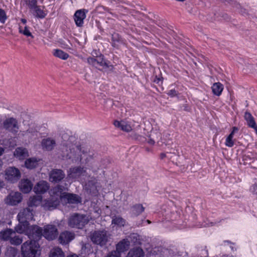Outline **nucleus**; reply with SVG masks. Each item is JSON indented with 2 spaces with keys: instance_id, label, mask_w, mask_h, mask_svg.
<instances>
[{
  "instance_id": "nucleus-1",
  "label": "nucleus",
  "mask_w": 257,
  "mask_h": 257,
  "mask_svg": "<svg viewBox=\"0 0 257 257\" xmlns=\"http://www.w3.org/2000/svg\"><path fill=\"white\" fill-rule=\"evenodd\" d=\"M61 139L59 153L63 160H69L73 163H87L91 159V155L84 147L74 144V137L64 133Z\"/></svg>"
},
{
  "instance_id": "nucleus-2",
  "label": "nucleus",
  "mask_w": 257,
  "mask_h": 257,
  "mask_svg": "<svg viewBox=\"0 0 257 257\" xmlns=\"http://www.w3.org/2000/svg\"><path fill=\"white\" fill-rule=\"evenodd\" d=\"M41 252L39 243L35 240L26 241L21 245L23 257H39Z\"/></svg>"
},
{
  "instance_id": "nucleus-3",
  "label": "nucleus",
  "mask_w": 257,
  "mask_h": 257,
  "mask_svg": "<svg viewBox=\"0 0 257 257\" xmlns=\"http://www.w3.org/2000/svg\"><path fill=\"white\" fill-rule=\"evenodd\" d=\"M89 221L86 215L74 213L68 219V226L73 228L82 229Z\"/></svg>"
},
{
  "instance_id": "nucleus-4",
  "label": "nucleus",
  "mask_w": 257,
  "mask_h": 257,
  "mask_svg": "<svg viewBox=\"0 0 257 257\" xmlns=\"http://www.w3.org/2000/svg\"><path fill=\"white\" fill-rule=\"evenodd\" d=\"M87 177L86 168L84 167L76 166L70 168L67 172V178L75 181L83 182Z\"/></svg>"
},
{
  "instance_id": "nucleus-5",
  "label": "nucleus",
  "mask_w": 257,
  "mask_h": 257,
  "mask_svg": "<svg viewBox=\"0 0 257 257\" xmlns=\"http://www.w3.org/2000/svg\"><path fill=\"white\" fill-rule=\"evenodd\" d=\"M92 241L101 246L105 245L108 240V235L105 230L95 231L91 235Z\"/></svg>"
},
{
  "instance_id": "nucleus-6",
  "label": "nucleus",
  "mask_w": 257,
  "mask_h": 257,
  "mask_svg": "<svg viewBox=\"0 0 257 257\" xmlns=\"http://www.w3.org/2000/svg\"><path fill=\"white\" fill-rule=\"evenodd\" d=\"M20 177L21 173L18 168L10 167L5 171V179L9 182L15 183L19 180Z\"/></svg>"
},
{
  "instance_id": "nucleus-7",
  "label": "nucleus",
  "mask_w": 257,
  "mask_h": 257,
  "mask_svg": "<svg viewBox=\"0 0 257 257\" xmlns=\"http://www.w3.org/2000/svg\"><path fill=\"white\" fill-rule=\"evenodd\" d=\"M34 211L33 208L29 207L21 209L17 215L20 222H28L34 219Z\"/></svg>"
},
{
  "instance_id": "nucleus-8",
  "label": "nucleus",
  "mask_w": 257,
  "mask_h": 257,
  "mask_svg": "<svg viewBox=\"0 0 257 257\" xmlns=\"http://www.w3.org/2000/svg\"><path fill=\"white\" fill-rule=\"evenodd\" d=\"M58 234V229L55 225L48 224L44 227L43 236L48 240L55 239Z\"/></svg>"
},
{
  "instance_id": "nucleus-9",
  "label": "nucleus",
  "mask_w": 257,
  "mask_h": 257,
  "mask_svg": "<svg viewBox=\"0 0 257 257\" xmlns=\"http://www.w3.org/2000/svg\"><path fill=\"white\" fill-rule=\"evenodd\" d=\"M23 196L20 192L12 191L5 199V202L9 205L15 206L21 202Z\"/></svg>"
},
{
  "instance_id": "nucleus-10",
  "label": "nucleus",
  "mask_w": 257,
  "mask_h": 257,
  "mask_svg": "<svg viewBox=\"0 0 257 257\" xmlns=\"http://www.w3.org/2000/svg\"><path fill=\"white\" fill-rule=\"evenodd\" d=\"M43 230L41 227L37 225L30 226L28 231L26 232V235L30 239V240H39L43 236Z\"/></svg>"
},
{
  "instance_id": "nucleus-11",
  "label": "nucleus",
  "mask_w": 257,
  "mask_h": 257,
  "mask_svg": "<svg viewBox=\"0 0 257 257\" xmlns=\"http://www.w3.org/2000/svg\"><path fill=\"white\" fill-rule=\"evenodd\" d=\"M3 126L6 130L14 134H16L19 129L18 122L14 117L6 118L3 122Z\"/></svg>"
},
{
  "instance_id": "nucleus-12",
  "label": "nucleus",
  "mask_w": 257,
  "mask_h": 257,
  "mask_svg": "<svg viewBox=\"0 0 257 257\" xmlns=\"http://www.w3.org/2000/svg\"><path fill=\"white\" fill-rule=\"evenodd\" d=\"M81 198L76 194L64 193L61 196V201L64 203L78 204L81 202Z\"/></svg>"
},
{
  "instance_id": "nucleus-13",
  "label": "nucleus",
  "mask_w": 257,
  "mask_h": 257,
  "mask_svg": "<svg viewBox=\"0 0 257 257\" xmlns=\"http://www.w3.org/2000/svg\"><path fill=\"white\" fill-rule=\"evenodd\" d=\"M88 11L85 9H80L75 12L74 15V20L76 25L81 27L83 25L84 20L86 17Z\"/></svg>"
},
{
  "instance_id": "nucleus-14",
  "label": "nucleus",
  "mask_w": 257,
  "mask_h": 257,
  "mask_svg": "<svg viewBox=\"0 0 257 257\" xmlns=\"http://www.w3.org/2000/svg\"><path fill=\"white\" fill-rule=\"evenodd\" d=\"M74 237L75 234L73 232L66 230L60 233L58 240L63 245L67 244L74 239Z\"/></svg>"
},
{
  "instance_id": "nucleus-15",
  "label": "nucleus",
  "mask_w": 257,
  "mask_h": 257,
  "mask_svg": "<svg viewBox=\"0 0 257 257\" xmlns=\"http://www.w3.org/2000/svg\"><path fill=\"white\" fill-rule=\"evenodd\" d=\"M30 12L35 18L41 19L45 18L48 13L44 6L38 5L30 10Z\"/></svg>"
},
{
  "instance_id": "nucleus-16",
  "label": "nucleus",
  "mask_w": 257,
  "mask_h": 257,
  "mask_svg": "<svg viewBox=\"0 0 257 257\" xmlns=\"http://www.w3.org/2000/svg\"><path fill=\"white\" fill-rule=\"evenodd\" d=\"M56 145L55 139L52 137H48L43 139L41 142L42 149L46 151H51L54 149Z\"/></svg>"
},
{
  "instance_id": "nucleus-17",
  "label": "nucleus",
  "mask_w": 257,
  "mask_h": 257,
  "mask_svg": "<svg viewBox=\"0 0 257 257\" xmlns=\"http://www.w3.org/2000/svg\"><path fill=\"white\" fill-rule=\"evenodd\" d=\"M49 176L51 182H58L64 178L65 174L62 170L54 169L51 171Z\"/></svg>"
},
{
  "instance_id": "nucleus-18",
  "label": "nucleus",
  "mask_w": 257,
  "mask_h": 257,
  "mask_svg": "<svg viewBox=\"0 0 257 257\" xmlns=\"http://www.w3.org/2000/svg\"><path fill=\"white\" fill-rule=\"evenodd\" d=\"M19 188L24 193L30 192L33 187V184L30 180L28 179H23L20 182Z\"/></svg>"
},
{
  "instance_id": "nucleus-19",
  "label": "nucleus",
  "mask_w": 257,
  "mask_h": 257,
  "mask_svg": "<svg viewBox=\"0 0 257 257\" xmlns=\"http://www.w3.org/2000/svg\"><path fill=\"white\" fill-rule=\"evenodd\" d=\"M49 188L47 182L41 181L39 182L34 188V191L37 194H43L46 192Z\"/></svg>"
},
{
  "instance_id": "nucleus-20",
  "label": "nucleus",
  "mask_w": 257,
  "mask_h": 257,
  "mask_svg": "<svg viewBox=\"0 0 257 257\" xmlns=\"http://www.w3.org/2000/svg\"><path fill=\"white\" fill-rule=\"evenodd\" d=\"M87 62L95 67L98 66H104L106 65V61L104 59L102 56L97 57L96 58L89 57L87 58Z\"/></svg>"
},
{
  "instance_id": "nucleus-21",
  "label": "nucleus",
  "mask_w": 257,
  "mask_h": 257,
  "mask_svg": "<svg viewBox=\"0 0 257 257\" xmlns=\"http://www.w3.org/2000/svg\"><path fill=\"white\" fill-rule=\"evenodd\" d=\"M145 252L140 247H134L130 250L126 257H144Z\"/></svg>"
},
{
  "instance_id": "nucleus-22",
  "label": "nucleus",
  "mask_w": 257,
  "mask_h": 257,
  "mask_svg": "<svg viewBox=\"0 0 257 257\" xmlns=\"http://www.w3.org/2000/svg\"><path fill=\"white\" fill-rule=\"evenodd\" d=\"M130 245V242L128 239H123L118 242L116 246V250L120 254L121 252L126 250Z\"/></svg>"
},
{
  "instance_id": "nucleus-23",
  "label": "nucleus",
  "mask_w": 257,
  "mask_h": 257,
  "mask_svg": "<svg viewBox=\"0 0 257 257\" xmlns=\"http://www.w3.org/2000/svg\"><path fill=\"white\" fill-rule=\"evenodd\" d=\"M15 232L12 229L7 228L0 232V239L4 241H10L11 237Z\"/></svg>"
},
{
  "instance_id": "nucleus-24",
  "label": "nucleus",
  "mask_w": 257,
  "mask_h": 257,
  "mask_svg": "<svg viewBox=\"0 0 257 257\" xmlns=\"http://www.w3.org/2000/svg\"><path fill=\"white\" fill-rule=\"evenodd\" d=\"M64 187L61 185H57V186L54 187L51 190V194L52 196L56 198V199H57L59 201V199L61 200V196L64 193H62L64 191Z\"/></svg>"
},
{
  "instance_id": "nucleus-25",
  "label": "nucleus",
  "mask_w": 257,
  "mask_h": 257,
  "mask_svg": "<svg viewBox=\"0 0 257 257\" xmlns=\"http://www.w3.org/2000/svg\"><path fill=\"white\" fill-rule=\"evenodd\" d=\"M113 123L115 126L120 128L123 131L129 132L132 130V128L131 125L128 124V122L124 121H119L115 120Z\"/></svg>"
},
{
  "instance_id": "nucleus-26",
  "label": "nucleus",
  "mask_w": 257,
  "mask_h": 257,
  "mask_svg": "<svg viewBox=\"0 0 257 257\" xmlns=\"http://www.w3.org/2000/svg\"><path fill=\"white\" fill-rule=\"evenodd\" d=\"M96 181L95 178H91L85 184V188L87 191L92 194H95L97 193V187L96 185Z\"/></svg>"
},
{
  "instance_id": "nucleus-27",
  "label": "nucleus",
  "mask_w": 257,
  "mask_h": 257,
  "mask_svg": "<svg viewBox=\"0 0 257 257\" xmlns=\"http://www.w3.org/2000/svg\"><path fill=\"white\" fill-rule=\"evenodd\" d=\"M29 223L27 222H20L15 227V229L19 233H25L26 235V232L29 229Z\"/></svg>"
},
{
  "instance_id": "nucleus-28",
  "label": "nucleus",
  "mask_w": 257,
  "mask_h": 257,
  "mask_svg": "<svg viewBox=\"0 0 257 257\" xmlns=\"http://www.w3.org/2000/svg\"><path fill=\"white\" fill-rule=\"evenodd\" d=\"M14 156L20 160L24 159L28 156V150L23 147L17 148L14 152Z\"/></svg>"
},
{
  "instance_id": "nucleus-29",
  "label": "nucleus",
  "mask_w": 257,
  "mask_h": 257,
  "mask_svg": "<svg viewBox=\"0 0 257 257\" xmlns=\"http://www.w3.org/2000/svg\"><path fill=\"white\" fill-rule=\"evenodd\" d=\"M42 197L40 196H33L30 197L28 201V207L32 208L33 207L38 206L41 202Z\"/></svg>"
},
{
  "instance_id": "nucleus-30",
  "label": "nucleus",
  "mask_w": 257,
  "mask_h": 257,
  "mask_svg": "<svg viewBox=\"0 0 257 257\" xmlns=\"http://www.w3.org/2000/svg\"><path fill=\"white\" fill-rule=\"evenodd\" d=\"M59 203V201L58 200L52 196V198L50 200L46 201L44 206L49 210H52L56 208Z\"/></svg>"
},
{
  "instance_id": "nucleus-31",
  "label": "nucleus",
  "mask_w": 257,
  "mask_h": 257,
  "mask_svg": "<svg viewBox=\"0 0 257 257\" xmlns=\"http://www.w3.org/2000/svg\"><path fill=\"white\" fill-rule=\"evenodd\" d=\"M40 161V159H37L36 158H31L28 159L25 161V166L27 168L32 169L35 168L38 165V162Z\"/></svg>"
},
{
  "instance_id": "nucleus-32",
  "label": "nucleus",
  "mask_w": 257,
  "mask_h": 257,
  "mask_svg": "<svg viewBox=\"0 0 257 257\" xmlns=\"http://www.w3.org/2000/svg\"><path fill=\"white\" fill-rule=\"evenodd\" d=\"M211 88L214 94L219 96L223 90V85L220 82H216L213 84Z\"/></svg>"
},
{
  "instance_id": "nucleus-33",
  "label": "nucleus",
  "mask_w": 257,
  "mask_h": 257,
  "mask_svg": "<svg viewBox=\"0 0 257 257\" xmlns=\"http://www.w3.org/2000/svg\"><path fill=\"white\" fill-rule=\"evenodd\" d=\"M49 257H64V253L61 248L55 247L51 250Z\"/></svg>"
},
{
  "instance_id": "nucleus-34",
  "label": "nucleus",
  "mask_w": 257,
  "mask_h": 257,
  "mask_svg": "<svg viewBox=\"0 0 257 257\" xmlns=\"http://www.w3.org/2000/svg\"><path fill=\"white\" fill-rule=\"evenodd\" d=\"M244 119L247 121V124L249 127L253 128L256 125L254 118L250 113L248 112H245Z\"/></svg>"
},
{
  "instance_id": "nucleus-35",
  "label": "nucleus",
  "mask_w": 257,
  "mask_h": 257,
  "mask_svg": "<svg viewBox=\"0 0 257 257\" xmlns=\"http://www.w3.org/2000/svg\"><path fill=\"white\" fill-rule=\"evenodd\" d=\"M125 223V220L119 216H114L112 219V224L119 227L124 226Z\"/></svg>"
},
{
  "instance_id": "nucleus-36",
  "label": "nucleus",
  "mask_w": 257,
  "mask_h": 257,
  "mask_svg": "<svg viewBox=\"0 0 257 257\" xmlns=\"http://www.w3.org/2000/svg\"><path fill=\"white\" fill-rule=\"evenodd\" d=\"M144 211V207L141 204L134 205L131 210L133 215L138 216Z\"/></svg>"
},
{
  "instance_id": "nucleus-37",
  "label": "nucleus",
  "mask_w": 257,
  "mask_h": 257,
  "mask_svg": "<svg viewBox=\"0 0 257 257\" xmlns=\"http://www.w3.org/2000/svg\"><path fill=\"white\" fill-rule=\"evenodd\" d=\"M53 55L55 57L62 60H66L69 57V55L67 53L60 49L54 50Z\"/></svg>"
},
{
  "instance_id": "nucleus-38",
  "label": "nucleus",
  "mask_w": 257,
  "mask_h": 257,
  "mask_svg": "<svg viewBox=\"0 0 257 257\" xmlns=\"http://www.w3.org/2000/svg\"><path fill=\"white\" fill-rule=\"evenodd\" d=\"M19 32L20 33L23 34L26 37H31L33 38V36L30 31V28L25 25L24 27L19 25Z\"/></svg>"
},
{
  "instance_id": "nucleus-39",
  "label": "nucleus",
  "mask_w": 257,
  "mask_h": 257,
  "mask_svg": "<svg viewBox=\"0 0 257 257\" xmlns=\"http://www.w3.org/2000/svg\"><path fill=\"white\" fill-rule=\"evenodd\" d=\"M23 241L22 237L19 235L12 236L9 241L11 244L19 245L21 244Z\"/></svg>"
},
{
  "instance_id": "nucleus-40",
  "label": "nucleus",
  "mask_w": 257,
  "mask_h": 257,
  "mask_svg": "<svg viewBox=\"0 0 257 257\" xmlns=\"http://www.w3.org/2000/svg\"><path fill=\"white\" fill-rule=\"evenodd\" d=\"M233 133H230L229 136L226 138L225 140V145L228 147H232L234 144V140H233Z\"/></svg>"
},
{
  "instance_id": "nucleus-41",
  "label": "nucleus",
  "mask_w": 257,
  "mask_h": 257,
  "mask_svg": "<svg viewBox=\"0 0 257 257\" xmlns=\"http://www.w3.org/2000/svg\"><path fill=\"white\" fill-rule=\"evenodd\" d=\"M7 19V16L5 11L0 8V22L4 24Z\"/></svg>"
},
{
  "instance_id": "nucleus-42",
  "label": "nucleus",
  "mask_w": 257,
  "mask_h": 257,
  "mask_svg": "<svg viewBox=\"0 0 257 257\" xmlns=\"http://www.w3.org/2000/svg\"><path fill=\"white\" fill-rule=\"evenodd\" d=\"M37 131L33 130V128H29L26 132H24L22 135L23 136L28 134H31L33 136H37Z\"/></svg>"
},
{
  "instance_id": "nucleus-43",
  "label": "nucleus",
  "mask_w": 257,
  "mask_h": 257,
  "mask_svg": "<svg viewBox=\"0 0 257 257\" xmlns=\"http://www.w3.org/2000/svg\"><path fill=\"white\" fill-rule=\"evenodd\" d=\"M106 257H121L119 252L115 250L110 252Z\"/></svg>"
},
{
  "instance_id": "nucleus-44",
  "label": "nucleus",
  "mask_w": 257,
  "mask_h": 257,
  "mask_svg": "<svg viewBox=\"0 0 257 257\" xmlns=\"http://www.w3.org/2000/svg\"><path fill=\"white\" fill-rule=\"evenodd\" d=\"M16 146V141L13 139H11L9 140V144L8 145V147L9 148H14Z\"/></svg>"
},
{
  "instance_id": "nucleus-45",
  "label": "nucleus",
  "mask_w": 257,
  "mask_h": 257,
  "mask_svg": "<svg viewBox=\"0 0 257 257\" xmlns=\"http://www.w3.org/2000/svg\"><path fill=\"white\" fill-rule=\"evenodd\" d=\"M250 191L253 194L257 195V184L252 185L250 188Z\"/></svg>"
},
{
  "instance_id": "nucleus-46",
  "label": "nucleus",
  "mask_w": 257,
  "mask_h": 257,
  "mask_svg": "<svg viewBox=\"0 0 257 257\" xmlns=\"http://www.w3.org/2000/svg\"><path fill=\"white\" fill-rule=\"evenodd\" d=\"M168 94L171 97H173L176 95L177 93L174 89H172L169 91Z\"/></svg>"
},
{
  "instance_id": "nucleus-47",
  "label": "nucleus",
  "mask_w": 257,
  "mask_h": 257,
  "mask_svg": "<svg viewBox=\"0 0 257 257\" xmlns=\"http://www.w3.org/2000/svg\"><path fill=\"white\" fill-rule=\"evenodd\" d=\"M112 39L113 41H118L120 40V38L117 34H114L112 35Z\"/></svg>"
},
{
  "instance_id": "nucleus-48",
  "label": "nucleus",
  "mask_w": 257,
  "mask_h": 257,
  "mask_svg": "<svg viewBox=\"0 0 257 257\" xmlns=\"http://www.w3.org/2000/svg\"><path fill=\"white\" fill-rule=\"evenodd\" d=\"M164 31H165L167 33L171 35H173L174 33L173 31L170 29H168V30H164Z\"/></svg>"
},
{
  "instance_id": "nucleus-49",
  "label": "nucleus",
  "mask_w": 257,
  "mask_h": 257,
  "mask_svg": "<svg viewBox=\"0 0 257 257\" xmlns=\"http://www.w3.org/2000/svg\"><path fill=\"white\" fill-rule=\"evenodd\" d=\"M5 186L4 182L0 179V189Z\"/></svg>"
},
{
  "instance_id": "nucleus-50",
  "label": "nucleus",
  "mask_w": 257,
  "mask_h": 257,
  "mask_svg": "<svg viewBox=\"0 0 257 257\" xmlns=\"http://www.w3.org/2000/svg\"><path fill=\"white\" fill-rule=\"evenodd\" d=\"M5 152V149L3 147H0V156H1Z\"/></svg>"
},
{
  "instance_id": "nucleus-51",
  "label": "nucleus",
  "mask_w": 257,
  "mask_h": 257,
  "mask_svg": "<svg viewBox=\"0 0 257 257\" xmlns=\"http://www.w3.org/2000/svg\"><path fill=\"white\" fill-rule=\"evenodd\" d=\"M238 130L237 128L236 127H233L232 128V132H231V133H233V136H234V134L235 133V132H236Z\"/></svg>"
},
{
  "instance_id": "nucleus-52",
  "label": "nucleus",
  "mask_w": 257,
  "mask_h": 257,
  "mask_svg": "<svg viewBox=\"0 0 257 257\" xmlns=\"http://www.w3.org/2000/svg\"><path fill=\"white\" fill-rule=\"evenodd\" d=\"M21 21L22 22V23L25 25H26V23H27V20L25 19H21Z\"/></svg>"
},
{
  "instance_id": "nucleus-53",
  "label": "nucleus",
  "mask_w": 257,
  "mask_h": 257,
  "mask_svg": "<svg viewBox=\"0 0 257 257\" xmlns=\"http://www.w3.org/2000/svg\"><path fill=\"white\" fill-rule=\"evenodd\" d=\"M160 81V78L156 77V79L154 80V82H156L157 83H159Z\"/></svg>"
},
{
  "instance_id": "nucleus-54",
  "label": "nucleus",
  "mask_w": 257,
  "mask_h": 257,
  "mask_svg": "<svg viewBox=\"0 0 257 257\" xmlns=\"http://www.w3.org/2000/svg\"><path fill=\"white\" fill-rule=\"evenodd\" d=\"M148 143H149L150 144H151V145H153V144L155 143V142H154V140H152L150 139V140L149 141Z\"/></svg>"
},
{
  "instance_id": "nucleus-55",
  "label": "nucleus",
  "mask_w": 257,
  "mask_h": 257,
  "mask_svg": "<svg viewBox=\"0 0 257 257\" xmlns=\"http://www.w3.org/2000/svg\"><path fill=\"white\" fill-rule=\"evenodd\" d=\"M67 257H78V256L76 254H74V255H70V256H69Z\"/></svg>"
},
{
  "instance_id": "nucleus-56",
  "label": "nucleus",
  "mask_w": 257,
  "mask_h": 257,
  "mask_svg": "<svg viewBox=\"0 0 257 257\" xmlns=\"http://www.w3.org/2000/svg\"><path fill=\"white\" fill-rule=\"evenodd\" d=\"M131 237L136 238V237H137V235L134 234L131 235Z\"/></svg>"
},
{
  "instance_id": "nucleus-57",
  "label": "nucleus",
  "mask_w": 257,
  "mask_h": 257,
  "mask_svg": "<svg viewBox=\"0 0 257 257\" xmlns=\"http://www.w3.org/2000/svg\"><path fill=\"white\" fill-rule=\"evenodd\" d=\"M146 221L147 222L148 224L151 223V221L149 220H147Z\"/></svg>"
},
{
  "instance_id": "nucleus-58",
  "label": "nucleus",
  "mask_w": 257,
  "mask_h": 257,
  "mask_svg": "<svg viewBox=\"0 0 257 257\" xmlns=\"http://www.w3.org/2000/svg\"><path fill=\"white\" fill-rule=\"evenodd\" d=\"M161 156L162 158H163L164 157H165V155L162 153Z\"/></svg>"
}]
</instances>
